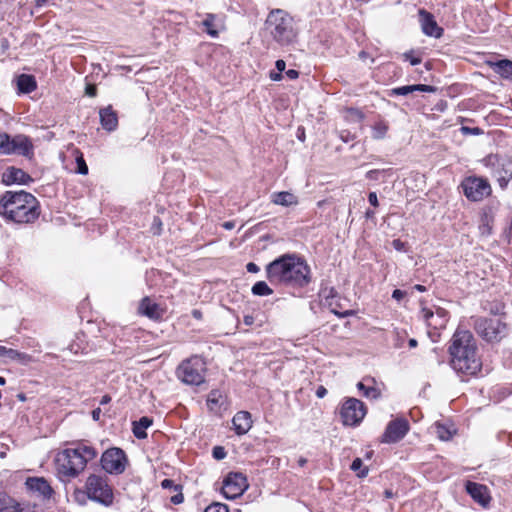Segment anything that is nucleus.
<instances>
[{"instance_id": "nucleus-1", "label": "nucleus", "mask_w": 512, "mask_h": 512, "mask_svg": "<svg viewBox=\"0 0 512 512\" xmlns=\"http://www.w3.org/2000/svg\"><path fill=\"white\" fill-rule=\"evenodd\" d=\"M266 278L272 285L304 288L312 280L306 260L296 253H285L265 266Z\"/></svg>"}, {"instance_id": "nucleus-2", "label": "nucleus", "mask_w": 512, "mask_h": 512, "mask_svg": "<svg viewBox=\"0 0 512 512\" xmlns=\"http://www.w3.org/2000/svg\"><path fill=\"white\" fill-rule=\"evenodd\" d=\"M448 351L450 366L457 374L473 376L481 370L482 362L471 332L457 330L451 339Z\"/></svg>"}, {"instance_id": "nucleus-3", "label": "nucleus", "mask_w": 512, "mask_h": 512, "mask_svg": "<svg viewBox=\"0 0 512 512\" xmlns=\"http://www.w3.org/2000/svg\"><path fill=\"white\" fill-rule=\"evenodd\" d=\"M0 215L18 224L33 223L40 215L39 202L24 190L6 191L0 197Z\"/></svg>"}, {"instance_id": "nucleus-4", "label": "nucleus", "mask_w": 512, "mask_h": 512, "mask_svg": "<svg viewBox=\"0 0 512 512\" xmlns=\"http://www.w3.org/2000/svg\"><path fill=\"white\" fill-rule=\"evenodd\" d=\"M97 456L95 448L78 444L75 448H66L56 456V470L61 481H69L80 475L87 463Z\"/></svg>"}, {"instance_id": "nucleus-5", "label": "nucleus", "mask_w": 512, "mask_h": 512, "mask_svg": "<svg viewBox=\"0 0 512 512\" xmlns=\"http://www.w3.org/2000/svg\"><path fill=\"white\" fill-rule=\"evenodd\" d=\"M266 29L272 38L280 45L292 43L297 36L293 18L282 9L272 10L266 19Z\"/></svg>"}, {"instance_id": "nucleus-6", "label": "nucleus", "mask_w": 512, "mask_h": 512, "mask_svg": "<svg viewBox=\"0 0 512 512\" xmlns=\"http://www.w3.org/2000/svg\"><path fill=\"white\" fill-rule=\"evenodd\" d=\"M84 489H86L87 497L91 501L99 503L104 507L112 506L114 493L108 483L107 477L96 474L89 475L85 482Z\"/></svg>"}, {"instance_id": "nucleus-7", "label": "nucleus", "mask_w": 512, "mask_h": 512, "mask_svg": "<svg viewBox=\"0 0 512 512\" xmlns=\"http://www.w3.org/2000/svg\"><path fill=\"white\" fill-rule=\"evenodd\" d=\"M206 364L201 357L184 360L177 368L178 378L188 385H200L205 380Z\"/></svg>"}, {"instance_id": "nucleus-8", "label": "nucleus", "mask_w": 512, "mask_h": 512, "mask_svg": "<svg viewBox=\"0 0 512 512\" xmlns=\"http://www.w3.org/2000/svg\"><path fill=\"white\" fill-rule=\"evenodd\" d=\"M474 329L488 342H498L507 334L506 323L497 318L478 317L474 320Z\"/></svg>"}, {"instance_id": "nucleus-9", "label": "nucleus", "mask_w": 512, "mask_h": 512, "mask_svg": "<svg viewBox=\"0 0 512 512\" xmlns=\"http://www.w3.org/2000/svg\"><path fill=\"white\" fill-rule=\"evenodd\" d=\"M486 167L491 169L493 177L496 178L499 186L505 189L512 179V158L488 155L483 160Z\"/></svg>"}, {"instance_id": "nucleus-10", "label": "nucleus", "mask_w": 512, "mask_h": 512, "mask_svg": "<svg viewBox=\"0 0 512 512\" xmlns=\"http://www.w3.org/2000/svg\"><path fill=\"white\" fill-rule=\"evenodd\" d=\"M366 415V407L356 398H347L340 409L342 423L346 426H357Z\"/></svg>"}, {"instance_id": "nucleus-11", "label": "nucleus", "mask_w": 512, "mask_h": 512, "mask_svg": "<svg viewBox=\"0 0 512 512\" xmlns=\"http://www.w3.org/2000/svg\"><path fill=\"white\" fill-rule=\"evenodd\" d=\"M464 195L471 201H481L491 194V186L487 179L477 176L465 178L461 184Z\"/></svg>"}, {"instance_id": "nucleus-12", "label": "nucleus", "mask_w": 512, "mask_h": 512, "mask_svg": "<svg viewBox=\"0 0 512 512\" xmlns=\"http://www.w3.org/2000/svg\"><path fill=\"white\" fill-rule=\"evenodd\" d=\"M125 452L117 447L106 450L101 456V466L109 474H122L126 469Z\"/></svg>"}, {"instance_id": "nucleus-13", "label": "nucleus", "mask_w": 512, "mask_h": 512, "mask_svg": "<svg viewBox=\"0 0 512 512\" xmlns=\"http://www.w3.org/2000/svg\"><path fill=\"white\" fill-rule=\"evenodd\" d=\"M247 487V479L242 473H229L223 481L222 493L232 500L241 496Z\"/></svg>"}, {"instance_id": "nucleus-14", "label": "nucleus", "mask_w": 512, "mask_h": 512, "mask_svg": "<svg viewBox=\"0 0 512 512\" xmlns=\"http://www.w3.org/2000/svg\"><path fill=\"white\" fill-rule=\"evenodd\" d=\"M409 429V422L405 418H396L387 424L381 442L397 443L407 435Z\"/></svg>"}, {"instance_id": "nucleus-15", "label": "nucleus", "mask_w": 512, "mask_h": 512, "mask_svg": "<svg viewBox=\"0 0 512 512\" xmlns=\"http://www.w3.org/2000/svg\"><path fill=\"white\" fill-rule=\"evenodd\" d=\"M11 154L21 155L28 159L34 156V145L32 140L23 134H17L12 137Z\"/></svg>"}, {"instance_id": "nucleus-16", "label": "nucleus", "mask_w": 512, "mask_h": 512, "mask_svg": "<svg viewBox=\"0 0 512 512\" xmlns=\"http://www.w3.org/2000/svg\"><path fill=\"white\" fill-rule=\"evenodd\" d=\"M421 312L428 326L433 327L434 329H441L446 326L448 321V312L445 309L436 307L435 311H433L428 308H423Z\"/></svg>"}, {"instance_id": "nucleus-17", "label": "nucleus", "mask_w": 512, "mask_h": 512, "mask_svg": "<svg viewBox=\"0 0 512 512\" xmlns=\"http://www.w3.org/2000/svg\"><path fill=\"white\" fill-rule=\"evenodd\" d=\"M419 17L421 28L425 35L435 38H440L443 34V29L438 26L434 16L424 9L419 10Z\"/></svg>"}, {"instance_id": "nucleus-18", "label": "nucleus", "mask_w": 512, "mask_h": 512, "mask_svg": "<svg viewBox=\"0 0 512 512\" xmlns=\"http://www.w3.org/2000/svg\"><path fill=\"white\" fill-rule=\"evenodd\" d=\"M204 31L211 37L217 38L220 31L225 28L224 17L217 14L208 13L202 21Z\"/></svg>"}, {"instance_id": "nucleus-19", "label": "nucleus", "mask_w": 512, "mask_h": 512, "mask_svg": "<svg viewBox=\"0 0 512 512\" xmlns=\"http://www.w3.org/2000/svg\"><path fill=\"white\" fill-rule=\"evenodd\" d=\"M467 493L472 499L482 506H486L490 501L488 489L485 485L472 481H467L465 485Z\"/></svg>"}, {"instance_id": "nucleus-20", "label": "nucleus", "mask_w": 512, "mask_h": 512, "mask_svg": "<svg viewBox=\"0 0 512 512\" xmlns=\"http://www.w3.org/2000/svg\"><path fill=\"white\" fill-rule=\"evenodd\" d=\"M3 182L6 185H11L15 183L27 185L30 182H33V178L20 168L9 167L3 173Z\"/></svg>"}, {"instance_id": "nucleus-21", "label": "nucleus", "mask_w": 512, "mask_h": 512, "mask_svg": "<svg viewBox=\"0 0 512 512\" xmlns=\"http://www.w3.org/2000/svg\"><path fill=\"white\" fill-rule=\"evenodd\" d=\"M25 484L30 491L38 493L43 498H50L53 493L52 487L43 477H29Z\"/></svg>"}, {"instance_id": "nucleus-22", "label": "nucleus", "mask_w": 512, "mask_h": 512, "mask_svg": "<svg viewBox=\"0 0 512 512\" xmlns=\"http://www.w3.org/2000/svg\"><path fill=\"white\" fill-rule=\"evenodd\" d=\"M100 123L104 130L112 132L118 126V116L112 106L109 105L99 111Z\"/></svg>"}, {"instance_id": "nucleus-23", "label": "nucleus", "mask_w": 512, "mask_h": 512, "mask_svg": "<svg viewBox=\"0 0 512 512\" xmlns=\"http://www.w3.org/2000/svg\"><path fill=\"white\" fill-rule=\"evenodd\" d=\"M232 423L236 434L244 435L252 427L251 414L247 411H239L234 415Z\"/></svg>"}, {"instance_id": "nucleus-24", "label": "nucleus", "mask_w": 512, "mask_h": 512, "mask_svg": "<svg viewBox=\"0 0 512 512\" xmlns=\"http://www.w3.org/2000/svg\"><path fill=\"white\" fill-rule=\"evenodd\" d=\"M139 310L150 319H160L163 316V310L157 303L152 302L149 297H144L141 300Z\"/></svg>"}, {"instance_id": "nucleus-25", "label": "nucleus", "mask_w": 512, "mask_h": 512, "mask_svg": "<svg viewBox=\"0 0 512 512\" xmlns=\"http://www.w3.org/2000/svg\"><path fill=\"white\" fill-rule=\"evenodd\" d=\"M416 91L432 93V92L436 91V87L430 86V85H425V84L407 85V86H401V87L392 89L391 94L406 96V95H408L412 92H416Z\"/></svg>"}, {"instance_id": "nucleus-26", "label": "nucleus", "mask_w": 512, "mask_h": 512, "mask_svg": "<svg viewBox=\"0 0 512 512\" xmlns=\"http://www.w3.org/2000/svg\"><path fill=\"white\" fill-rule=\"evenodd\" d=\"M271 202L276 205L289 207L292 205H296L298 203V200L294 194L288 191H281L275 192L271 195Z\"/></svg>"}, {"instance_id": "nucleus-27", "label": "nucleus", "mask_w": 512, "mask_h": 512, "mask_svg": "<svg viewBox=\"0 0 512 512\" xmlns=\"http://www.w3.org/2000/svg\"><path fill=\"white\" fill-rule=\"evenodd\" d=\"M17 87L20 93H31L37 88L35 77L29 74H21L17 78Z\"/></svg>"}, {"instance_id": "nucleus-28", "label": "nucleus", "mask_w": 512, "mask_h": 512, "mask_svg": "<svg viewBox=\"0 0 512 512\" xmlns=\"http://www.w3.org/2000/svg\"><path fill=\"white\" fill-rule=\"evenodd\" d=\"M153 420L147 416L141 417L139 420L132 423V431L137 439H145L147 437L146 429L150 427Z\"/></svg>"}, {"instance_id": "nucleus-29", "label": "nucleus", "mask_w": 512, "mask_h": 512, "mask_svg": "<svg viewBox=\"0 0 512 512\" xmlns=\"http://www.w3.org/2000/svg\"><path fill=\"white\" fill-rule=\"evenodd\" d=\"M365 382H374V379H365L364 382H358L357 388L362 392L363 396L368 399H378L381 395V392L375 386H371L366 384Z\"/></svg>"}, {"instance_id": "nucleus-30", "label": "nucleus", "mask_w": 512, "mask_h": 512, "mask_svg": "<svg viewBox=\"0 0 512 512\" xmlns=\"http://www.w3.org/2000/svg\"><path fill=\"white\" fill-rule=\"evenodd\" d=\"M18 503L6 493L0 492V512H15Z\"/></svg>"}, {"instance_id": "nucleus-31", "label": "nucleus", "mask_w": 512, "mask_h": 512, "mask_svg": "<svg viewBox=\"0 0 512 512\" xmlns=\"http://www.w3.org/2000/svg\"><path fill=\"white\" fill-rule=\"evenodd\" d=\"M494 71L504 78L512 75V61L504 59L494 64Z\"/></svg>"}, {"instance_id": "nucleus-32", "label": "nucleus", "mask_w": 512, "mask_h": 512, "mask_svg": "<svg viewBox=\"0 0 512 512\" xmlns=\"http://www.w3.org/2000/svg\"><path fill=\"white\" fill-rule=\"evenodd\" d=\"M252 293L256 296H269L273 294V290L268 286L265 281L256 282L251 289Z\"/></svg>"}, {"instance_id": "nucleus-33", "label": "nucleus", "mask_w": 512, "mask_h": 512, "mask_svg": "<svg viewBox=\"0 0 512 512\" xmlns=\"http://www.w3.org/2000/svg\"><path fill=\"white\" fill-rule=\"evenodd\" d=\"M388 128V124L384 121L375 123L372 127V137L376 140L385 138Z\"/></svg>"}, {"instance_id": "nucleus-34", "label": "nucleus", "mask_w": 512, "mask_h": 512, "mask_svg": "<svg viewBox=\"0 0 512 512\" xmlns=\"http://www.w3.org/2000/svg\"><path fill=\"white\" fill-rule=\"evenodd\" d=\"M435 432L440 440L447 441L452 438L455 430H451L449 427H447L444 424L436 423L435 424Z\"/></svg>"}, {"instance_id": "nucleus-35", "label": "nucleus", "mask_w": 512, "mask_h": 512, "mask_svg": "<svg viewBox=\"0 0 512 512\" xmlns=\"http://www.w3.org/2000/svg\"><path fill=\"white\" fill-rule=\"evenodd\" d=\"M223 395L219 390H212L207 397V405L213 410L217 406H221Z\"/></svg>"}, {"instance_id": "nucleus-36", "label": "nucleus", "mask_w": 512, "mask_h": 512, "mask_svg": "<svg viewBox=\"0 0 512 512\" xmlns=\"http://www.w3.org/2000/svg\"><path fill=\"white\" fill-rule=\"evenodd\" d=\"M12 137L7 133H0V153L3 155L11 154Z\"/></svg>"}, {"instance_id": "nucleus-37", "label": "nucleus", "mask_w": 512, "mask_h": 512, "mask_svg": "<svg viewBox=\"0 0 512 512\" xmlns=\"http://www.w3.org/2000/svg\"><path fill=\"white\" fill-rule=\"evenodd\" d=\"M362 465H363L362 460L360 458H355L350 466L352 471L358 472L357 476L359 478H364L368 474V468L365 467V468L361 469Z\"/></svg>"}, {"instance_id": "nucleus-38", "label": "nucleus", "mask_w": 512, "mask_h": 512, "mask_svg": "<svg viewBox=\"0 0 512 512\" xmlns=\"http://www.w3.org/2000/svg\"><path fill=\"white\" fill-rule=\"evenodd\" d=\"M204 512H229L228 506L219 502L210 504Z\"/></svg>"}, {"instance_id": "nucleus-39", "label": "nucleus", "mask_w": 512, "mask_h": 512, "mask_svg": "<svg viewBox=\"0 0 512 512\" xmlns=\"http://www.w3.org/2000/svg\"><path fill=\"white\" fill-rule=\"evenodd\" d=\"M73 497H74V500L78 504L85 505L87 502V499H88L86 489L85 490L76 489L73 493Z\"/></svg>"}, {"instance_id": "nucleus-40", "label": "nucleus", "mask_w": 512, "mask_h": 512, "mask_svg": "<svg viewBox=\"0 0 512 512\" xmlns=\"http://www.w3.org/2000/svg\"><path fill=\"white\" fill-rule=\"evenodd\" d=\"M76 164H77V170H76L77 173H79L81 175H86L88 173V166H87L82 154L76 158Z\"/></svg>"}, {"instance_id": "nucleus-41", "label": "nucleus", "mask_w": 512, "mask_h": 512, "mask_svg": "<svg viewBox=\"0 0 512 512\" xmlns=\"http://www.w3.org/2000/svg\"><path fill=\"white\" fill-rule=\"evenodd\" d=\"M479 229L482 235L491 234L490 219L488 215H484V217L482 218V224L479 226Z\"/></svg>"}, {"instance_id": "nucleus-42", "label": "nucleus", "mask_w": 512, "mask_h": 512, "mask_svg": "<svg viewBox=\"0 0 512 512\" xmlns=\"http://www.w3.org/2000/svg\"><path fill=\"white\" fill-rule=\"evenodd\" d=\"M26 357L25 354L23 353H20L14 349H11V348H7L6 349V352L4 353V357L3 358H8V359H11V360H17V359H24Z\"/></svg>"}, {"instance_id": "nucleus-43", "label": "nucleus", "mask_w": 512, "mask_h": 512, "mask_svg": "<svg viewBox=\"0 0 512 512\" xmlns=\"http://www.w3.org/2000/svg\"><path fill=\"white\" fill-rule=\"evenodd\" d=\"M161 487L163 489H173L174 491L182 490L181 485L175 484L174 481L171 479H164L161 482Z\"/></svg>"}, {"instance_id": "nucleus-44", "label": "nucleus", "mask_w": 512, "mask_h": 512, "mask_svg": "<svg viewBox=\"0 0 512 512\" xmlns=\"http://www.w3.org/2000/svg\"><path fill=\"white\" fill-rule=\"evenodd\" d=\"M403 58L405 61H409L412 66L418 65L421 63V58L413 56V51H408L403 54Z\"/></svg>"}, {"instance_id": "nucleus-45", "label": "nucleus", "mask_w": 512, "mask_h": 512, "mask_svg": "<svg viewBox=\"0 0 512 512\" xmlns=\"http://www.w3.org/2000/svg\"><path fill=\"white\" fill-rule=\"evenodd\" d=\"M212 455L216 460H222L226 457V451L224 447L215 446L212 450Z\"/></svg>"}, {"instance_id": "nucleus-46", "label": "nucleus", "mask_w": 512, "mask_h": 512, "mask_svg": "<svg viewBox=\"0 0 512 512\" xmlns=\"http://www.w3.org/2000/svg\"><path fill=\"white\" fill-rule=\"evenodd\" d=\"M392 246L397 251H406V244L400 239H394L392 241Z\"/></svg>"}, {"instance_id": "nucleus-47", "label": "nucleus", "mask_w": 512, "mask_h": 512, "mask_svg": "<svg viewBox=\"0 0 512 512\" xmlns=\"http://www.w3.org/2000/svg\"><path fill=\"white\" fill-rule=\"evenodd\" d=\"M177 493L171 497V502L175 505L181 504L184 501V496L181 490L176 491Z\"/></svg>"}, {"instance_id": "nucleus-48", "label": "nucleus", "mask_w": 512, "mask_h": 512, "mask_svg": "<svg viewBox=\"0 0 512 512\" xmlns=\"http://www.w3.org/2000/svg\"><path fill=\"white\" fill-rule=\"evenodd\" d=\"M85 93L89 97H95L97 95V88L95 85L88 84L85 88Z\"/></svg>"}, {"instance_id": "nucleus-49", "label": "nucleus", "mask_w": 512, "mask_h": 512, "mask_svg": "<svg viewBox=\"0 0 512 512\" xmlns=\"http://www.w3.org/2000/svg\"><path fill=\"white\" fill-rule=\"evenodd\" d=\"M405 295H406L405 291H402L400 289H395L392 293V298L397 301H400L405 297Z\"/></svg>"}, {"instance_id": "nucleus-50", "label": "nucleus", "mask_w": 512, "mask_h": 512, "mask_svg": "<svg viewBox=\"0 0 512 512\" xmlns=\"http://www.w3.org/2000/svg\"><path fill=\"white\" fill-rule=\"evenodd\" d=\"M368 201L374 207H377L379 205L376 192H370L369 193Z\"/></svg>"}, {"instance_id": "nucleus-51", "label": "nucleus", "mask_w": 512, "mask_h": 512, "mask_svg": "<svg viewBox=\"0 0 512 512\" xmlns=\"http://www.w3.org/2000/svg\"><path fill=\"white\" fill-rule=\"evenodd\" d=\"M246 269L250 273H257L260 270L259 266L257 264H255L254 262H249L246 265Z\"/></svg>"}, {"instance_id": "nucleus-52", "label": "nucleus", "mask_w": 512, "mask_h": 512, "mask_svg": "<svg viewBox=\"0 0 512 512\" xmlns=\"http://www.w3.org/2000/svg\"><path fill=\"white\" fill-rule=\"evenodd\" d=\"M275 67H276L278 72L282 73L285 70V68H286V63H285L284 60L279 59V60L276 61Z\"/></svg>"}, {"instance_id": "nucleus-53", "label": "nucleus", "mask_w": 512, "mask_h": 512, "mask_svg": "<svg viewBox=\"0 0 512 512\" xmlns=\"http://www.w3.org/2000/svg\"><path fill=\"white\" fill-rule=\"evenodd\" d=\"M315 394H316V396L318 398H323L327 394V389L324 386H318V388L316 389Z\"/></svg>"}, {"instance_id": "nucleus-54", "label": "nucleus", "mask_w": 512, "mask_h": 512, "mask_svg": "<svg viewBox=\"0 0 512 512\" xmlns=\"http://www.w3.org/2000/svg\"><path fill=\"white\" fill-rule=\"evenodd\" d=\"M461 130L464 132V133H472V134H480L481 130L479 128H469V127H466V126H463L461 128Z\"/></svg>"}, {"instance_id": "nucleus-55", "label": "nucleus", "mask_w": 512, "mask_h": 512, "mask_svg": "<svg viewBox=\"0 0 512 512\" xmlns=\"http://www.w3.org/2000/svg\"><path fill=\"white\" fill-rule=\"evenodd\" d=\"M286 76L289 78V79H296L298 78L299 76V72L295 69H289L288 71H286Z\"/></svg>"}, {"instance_id": "nucleus-56", "label": "nucleus", "mask_w": 512, "mask_h": 512, "mask_svg": "<svg viewBox=\"0 0 512 512\" xmlns=\"http://www.w3.org/2000/svg\"><path fill=\"white\" fill-rule=\"evenodd\" d=\"M101 409L100 408H96L92 411V418L94 421H99L100 420V416H101Z\"/></svg>"}, {"instance_id": "nucleus-57", "label": "nucleus", "mask_w": 512, "mask_h": 512, "mask_svg": "<svg viewBox=\"0 0 512 512\" xmlns=\"http://www.w3.org/2000/svg\"><path fill=\"white\" fill-rule=\"evenodd\" d=\"M270 79L273 81H280L282 79V74L280 72H274L272 71L270 73Z\"/></svg>"}, {"instance_id": "nucleus-58", "label": "nucleus", "mask_w": 512, "mask_h": 512, "mask_svg": "<svg viewBox=\"0 0 512 512\" xmlns=\"http://www.w3.org/2000/svg\"><path fill=\"white\" fill-rule=\"evenodd\" d=\"M111 401V397L109 395H104L102 396L101 400H100V404L101 405H106L108 404L109 402Z\"/></svg>"}, {"instance_id": "nucleus-59", "label": "nucleus", "mask_w": 512, "mask_h": 512, "mask_svg": "<svg viewBox=\"0 0 512 512\" xmlns=\"http://www.w3.org/2000/svg\"><path fill=\"white\" fill-rule=\"evenodd\" d=\"M378 173L377 170H370L367 172L366 177L368 179H376L375 175Z\"/></svg>"}, {"instance_id": "nucleus-60", "label": "nucleus", "mask_w": 512, "mask_h": 512, "mask_svg": "<svg viewBox=\"0 0 512 512\" xmlns=\"http://www.w3.org/2000/svg\"><path fill=\"white\" fill-rule=\"evenodd\" d=\"M192 316L195 318V319H201L202 318V312L200 310H197V309H194L192 311Z\"/></svg>"}, {"instance_id": "nucleus-61", "label": "nucleus", "mask_w": 512, "mask_h": 512, "mask_svg": "<svg viewBox=\"0 0 512 512\" xmlns=\"http://www.w3.org/2000/svg\"><path fill=\"white\" fill-rule=\"evenodd\" d=\"M253 322H254V319H253L252 316L247 315V316L244 317V323L246 325H252Z\"/></svg>"}, {"instance_id": "nucleus-62", "label": "nucleus", "mask_w": 512, "mask_h": 512, "mask_svg": "<svg viewBox=\"0 0 512 512\" xmlns=\"http://www.w3.org/2000/svg\"><path fill=\"white\" fill-rule=\"evenodd\" d=\"M365 217L367 219H373L375 217V212L373 210L368 209L365 213Z\"/></svg>"}, {"instance_id": "nucleus-63", "label": "nucleus", "mask_w": 512, "mask_h": 512, "mask_svg": "<svg viewBox=\"0 0 512 512\" xmlns=\"http://www.w3.org/2000/svg\"><path fill=\"white\" fill-rule=\"evenodd\" d=\"M223 227H224L225 229H227V230H231V229H233V228H234V223H233V222H230V221L225 222V223L223 224Z\"/></svg>"}, {"instance_id": "nucleus-64", "label": "nucleus", "mask_w": 512, "mask_h": 512, "mask_svg": "<svg viewBox=\"0 0 512 512\" xmlns=\"http://www.w3.org/2000/svg\"><path fill=\"white\" fill-rule=\"evenodd\" d=\"M414 289L419 291V292H425L426 291V287L424 285H421V284H416L414 286Z\"/></svg>"}]
</instances>
